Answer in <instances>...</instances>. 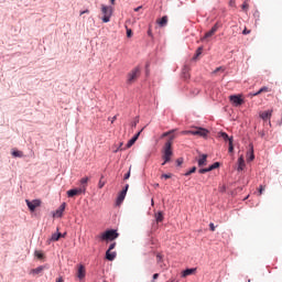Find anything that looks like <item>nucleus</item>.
<instances>
[{
    "instance_id": "f257e3e1",
    "label": "nucleus",
    "mask_w": 282,
    "mask_h": 282,
    "mask_svg": "<svg viewBox=\"0 0 282 282\" xmlns=\"http://www.w3.org/2000/svg\"><path fill=\"white\" fill-rule=\"evenodd\" d=\"M175 140V134H170L167 141L164 143L162 149V160L164 162L162 163V166L165 164H169L171 162V158H173V141Z\"/></svg>"
},
{
    "instance_id": "f03ea898",
    "label": "nucleus",
    "mask_w": 282,
    "mask_h": 282,
    "mask_svg": "<svg viewBox=\"0 0 282 282\" xmlns=\"http://www.w3.org/2000/svg\"><path fill=\"white\" fill-rule=\"evenodd\" d=\"M118 237H120V234L113 229H110L97 236V239H100V241H113L118 239Z\"/></svg>"
},
{
    "instance_id": "7ed1b4c3",
    "label": "nucleus",
    "mask_w": 282,
    "mask_h": 282,
    "mask_svg": "<svg viewBox=\"0 0 282 282\" xmlns=\"http://www.w3.org/2000/svg\"><path fill=\"white\" fill-rule=\"evenodd\" d=\"M101 14H104V23H109V21H111V15L113 14V9L111 7L101 4Z\"/></svg>"
},
{
    "instance_id": "20e7f679",
    "label": "nucleus",
    "mask_w": 282,
    "mask_h": 282,
    "mask_svg": "<svg viewBox=\"0 0 282 282\" xmlns=\"http://www.w3.org/2000/svg\"><path fill=\"white\" fill-rule=\"evenodd\" d=\"M138 78H140V68L135 67L132 70H130L128 74V79H127L128 85H133V83H135Z\"/></svg>"
},
{
    "instance_id": "39448f33",
    "label": "nucleus",
    "mask_w": 282,
    "mask_h": 282,
    "mask_svg": "<svg viewBox=\"0 0 282 282\" xmlns=\"http://www.w3.org/2000/svg\"><path fill=\"white\" fill-rule=\"evenodd\" d=\"M87 192V185L80 186L79 188L69 189L66 192L67 197H76V195H83Z\"/></svg>"
},
{
    "instance_id": "423d86ee",
    "label": "nucleus",
    "mask_w": 282,
    "mask_h": 282,
    "mask_svg": "<svg viewBox=\"0 0 282 282\" xmlns=\"http://www.w3.org/2000/svg\"><path fill=\"white\" fill-rule=\"evenodd\" d=\"M28 208L31 210V213H34L39 206H41V199H33L30 202V199L25 200Z\"/></svg>"
},
{
    "instance_id": "0eeeda50",
    "label": "nucleus",
    "mask_w": 282,
    "mask_h": 282,
    "mask_svg": "<svg viewBox=\"0 0 282 282\" xmlns=\"http://www.w3.org/2000/svg\"><path fill=\"white\" fill-rule=\"evenodd\" d=\"M229 100L235 107H240V105H243V99L241 98V95H231L229 97Z\"/></svg>"
},
{
    "instance_id": "6e6552de",
    "label": "nucleus",
    "mask_w": 282,
    "mask_h": 282,
    "mask_svg": "<svg viewBox=\"0 0 282 282\" xmlns=\"http://www.w3.org/2000/svg\"><path fill=\"white\" fill-rule=\"evenodd\" d=\"M209 131L204 128H195L192 130V135H199V138H206L208 135Z\"/></svg>"
},
{
    "instance_id": "1a4fd4ad",
    "label": "nucleus",
    "mask_w": 282,
    "mask_h": 282,
    "mask_svg": "<svg viewBox=\"0 0 282 282\" xmlns=\"http://www.w3.org/2000/svg\"><path fill=\"white\" fill-rule=\"evenodd\" d=\"M127 191H129V184L126 185V187L119 193L117 198V205L120 206L122 202H124V198L127 197Z\"/></svg>"
},
{
    "instance_id": "9d476101",
    "label": "nucleus",
    "mask_w": 282,
    "mask_h": 282,
    "mask_svg": "<svg viewBox=\"0 0 282 282\" xmlns=\"http://www.w3.org/2000/svg\"><path fill=\"white\" fill-rule=\"evenodd\" d=\"M156 263L161 268V270H169V267L166 265V263H164V258L161 253L156 254Z\"/></svg>"
},
{
    "instance_id": "9b49d317",
    "label": "nucleus",
    "mask_w": 282,
    "mask_h": 282,
    "mask_svg": "<svg viewBox=\"0 0 282 282\" xmlns=\"http://www.w3.org/2000/svg\"><path fill=\"white\" fill-rule=\"evenodd\" d=\"M217 30H219V23H216L210 31H208L207 33H205V36L203 39H210V36H214L215 33L217 32Z\"/></svg>"
},
{
    "instance_id": "f8f14e48",
    "label": "nucleus",
    "mask_w": 282,
    "mask_h": 282,
    "mask_svg": "<svg viewBox=\"0 0 282 282\" xmlns=\"http://www.w3.org/2000/svg\"><path fill=\"white\" fill-rule=\"evenodd\" d=\"M259 117L265 122L272 118V110L262 111L259 113Z\"/></svg>"
},
{
    "instance_id": "ddd939ff",
    "label": "nucleus",
    "mask_w": 282,
    "mask_h": 282,
    "mask_svg": "<svg viewBox=\"0 0 282 282\" xmlns=\"http://www.w3.org/2000/svg\"><path fill=\"white\" fill-rule=\"evenodd\" d=\"M86 275V271H85V265L79 264L78 265V271H77V278L83 280Z\"/></svg>"
},
{
    "instance_id": "4468645a",
    "label": "nucleus",
    "mask_w": 282,
    "mask_h": 282,
    "mask_svg": "<svg viewBox=\"0 0 282 282\" xmlns=\"http://www.w3.org/2000/svg\"><path fill=\"white\" fill-rule=\"evenodd\" d=\"M47 267L45 265H40L33 270H31L30 274L36 275V274H43V271L46 269Z\"/></svg>"
},
{
    "instance_id": "2eb2a0df",
    "label": "nucleus",
    "mask_w": 282,
    "mask_h": 282,
    "mask_svg": "<svg viewBox=\"0 0 282 282\" xmlns=\"http://www.w3.org/2000/svg\"><path fill=\"white\" fill-rule=\"evenodd\" d=\"M65 206H67V204L63 203L54 214V217H63V213H65Z\"/></svg>"
},
{
    "instance_id": "dca6fc26",
    "label": "nucleus",
    "mask_w": 282,
    "mask_h": 282,
    "mask_svg": "<svg viewBox=\"0 0 282 282\" xmlns=\"http://www.w3.org/2000/svg\"><path fill=\"white\" fill-rule=\"evenodd\" d=\"M195 272H197V269L196 268H193V269H186L182 272V276L184 279H186V276H191V274H195Z\"/></svg>"
},
{
    "instance_id": "f3484780",
    "label": "nucleus",
    "mask_w": 282,
    "mask_h": 282,
    "mask_svg": "<svg viewBox=\"0 0 282 282\" xmlns=\"http://www.w3.org/2000/svg\"><path fill=\"white\" fill-rule=\"evenodd\" d=\"M156 23L160 25V28H165L169 23V17H163L162 19L156 20Z\"/></svg>"
},
{
    "instance_id": "a211bd4d",
    "label": "nucleus",
    "mask_w": 282,
    "mask_h": 282,
    "mask_svg": "<svg viewBox=\"0 0 282 282\" xmlns=\"http://www.w3.org/2000/svg\"><path fill=\"white\" fill-rule=\"evenodd\" d=\"M208 160L207 154H202L200 159L198 160V166H206Z\"/></svg>"
},
{
    "instance_id": "6ab92c4d",
    "label": "nucleus",
    "mask_w": 282,
    "mask_h": 282,
    "mask_svg": "<svg viewBox=\"0 0 282 282\" xmlns=\"http://www.w3.org/2000/svg\"><path fill=\"white\" fill-rule=\"evenodd\" d=\"M246 169V161L243 160V156H240L238 159V171H243Z\"/></svg>"
},
{
    "instance_id": "aec40b11",
    "label": "nucleus",
    "mask_w": 282,
    "mask_h": 282,
    "mask_svg": "<svg viewBox=\"0 0 282 282\" xmlns=\"http://www.w3.org/2000/svg\"><path fill=\"white\" fill-rule=\"evenodd\" d=\"M155 221L156 224H162V221H164V213L158 212L155 214Z\"/></svg>"
},
{
    "instance_id": "412c9836",
    "label": "nucleus",
    "mask_w": 282,
    "mask_h": 282,
    "mask_svg": "<svg viewBox=\"0 0 282 282\" xmlns=\"http://www.w3.org/2000/svg\"><path fill=\"white\" fill-rule=\"evenodd\" d=\"M117 253L115 251H106V259L108 261H113L116 259Z\"/></svg>"
},
{
    "instance_id": "4be33fe9",
    "label": "nucleus",
    "mask_w": 282,
    "mask_h": 282,
    "mask_svg": "<svg viewBox=\"0 0 282 282\" xmlns=\"http://www.w3.org/2000/svg\"><path fill=\"white\" fill-rule=\"evenodd\" d=\"M219 135L225 142H228V144H230V140H232V137H228V133L226 132H220Z\"/></svg>"
},
{
    "instance_id": "5701e85b",
    "label": "nucleus",
    "mask_w": 282,
    "mask_h": 282,
    "mask_svg": "<svg viewBox=\"0 0 282 282\" xmlns=\"http://www.w3.org/2000/svg\"><path fill=\"white\" fill-rule=\"evenodd\" d=\"M268 91H270V88L264 86L256 93V96H260V94H268Z\"/></svg>"
},
{
    "instance_id": "b1692460",
    "label": "nucleus",
    "mask_w": 282,
    "mask_h": 282,
    "mask_svg": "<svg viewBox=\"0 0 282 282\" xmlns=\"http://www.w3.org/2000/svg\"><path fill=\"white\" fill-rule=\"evenodd\" d=\"M137 141H138V137H133L132 139H130L127 143V149H131V145L135 144Z\"/></svg>"
},
{
    "instance_id": "393cba45",
    "label": "nucleus",
    "mask_w": 282,
    "mask_h": 282,
    "mask_svg": "<svg viewBox=\"0 0 282 282\" xmlns=\"http://www.w3.org/2000/svg\"><path fill=\"white\" fill-rule=\"evenodd\" d=\"M61 237H63V234H61V232L53 234L51 237V241H58V239H61Z\"/></svg>"
},
{
    "instance_id": "a878e982",
    "label": "nucleus",
    "mask_w": 282,
    "mask_h": 282,
    "mask_svg": "<svg viewBox=\"0 0 282 282\" xmlns=\"http://www.w3.org/2000/svg\"><path fill=\"white\" fill-rule=\"evenodd\" d=\"M177 129L170 130L167 132H164L161 138H169V135H172V133L176 132Z\"/></svg>"
},
{
    "instance_id": "bb28decb",
    "label": "nucleus",
    "mask_w": 282,
    "mask_h": 282,
    "mask_svg": "<svg viewBox=\"0 0 282 282\" xmlns=\"http://www.w3.org/2000/svg\"><path fill=\"white\" fill-rule=\"evenodd\" d=\"M202 52H204V47L200 46V47L197 48L196 54L194 56V59H197L198 56H202Z\"/></svg>"
},
{
    "instance_id": "cd10ccee",
    "label": "nucleus",
    "mask_w": 282,
    "mask_h": 282,
    "mask_svg": "<svg viewBox=\"0 0 282 282\" xmlns=\"http://www.w3.org/2000/svg\"><path fill=\"white\" fill-rule=\"evenodd\" d=\"M12 155L13 158H23V153L21 151H13Z\"/></svg>"
},
{
    "instance_id": "c85d7f7f",
    "label": "nucleus",
    "mask_w": 282,
    "mask_h": 282,
    "mask_svg": "<svg viewBox=\"0 0 282 282\" xmlns=\"http://www.w3.org/2000/svg\"><path fill=\"white\" fill-rule=\"evenodd\" d=\"M215 169H219V162H216V163L212 164V165L208 167V171H215Z\"/></svg>"
},
{
    "instance_id": "c756f323",
    "label": "nucleus",
    "mask_w": 282,
    "mask_h": 282,
    "mask_svg": "<svg viewBox=\"0 0 282 282\" xmlns=\"http://www.w3.org/2000/svg\"><path fill=\"white\" fill-rule=\"evenodd\" d=\"M195 171H197V167L193 166L188 172L185 173V176L188 177V175H193V173H195Z\"/></svg>"
},
{
    "instance_id": "7c9ffc66",
    "label": "nucleus",
    "mask_w": 282,
    "mask_h": 282,
    "mask_svg": "<svg viewBox=\"0 0 282 282\" xmlns=\"http://www.w3.org/2000/svg\"><path fill=\"white\" fill-rule=\"evenodd\" d=\"M87 182H89V177L85 176L80 180L82 186H87Z\"/></svg>"
},
{
    "instance_id": "2f4dec72",
    "label": "nucleus",
    "mask_w": 282,
    "mask_h": 282,
    "mask_svg": "<svg viewBox=\"0 0 282 282\" xmlns=\"http://www.w3.org/2000/svg\"><path fill=\"white\" fill-rule=\"evenodd\" d=\"M181 135H193V130H184L181 132Z\"/></svg>"
},
{
    "instance_id": "473e14b6",
    "label": "nucleus",
    "mask_w": 282,
    "mask_h": 282,
    "mask_svg": "<svg viewBox=\"0 0 282 282\" xmlns=\"http://www.w3.org/2000/svg\"><path fill=\"white\" fill-rule=\"evenodd\" d=\"M250 8V4H248V2H243L241 6V9L243 10V12H247V10Z\"/></svg>"
},
{
    "instance_id": "72a5a7b5",
    "label": "nucleus",
    "mask_w": 282,
    "mask_h": 282,
    "mask_svg": "<svg viewBox=\"0 0 282 282\" xmlns=\"http://www.w3.org/2000/svg\"><path fill=\"white\" fill-rule=\"evenodd\" d=\"M232 139L229 140V153H232L235 151V145L232 144Z\"/></svg>"
},
{
    "instance_id": "f704fd0d",
    "label": "nucleus",
    "mask_w": 282,
    "mask_h": 282,
    "mask_svg": "<svg viewBox=\"0 0 282 282\" xmlns=\"http://www.w3.org/2000/svg\"><path fill=\"white\" fill-rule=\"evenodd\" d=\"M198 173H200V175H204V173H210V170H208V167H206V169H200V170L198 171Z\"/></svg>"
},
{
    "instance_id": "c9c22d12",
    "label": "nucleus",
    "mask_w": 282,
    "mask_h": 282,
    "mask_svg": "<svg viewBox=\"0 0 282 282\" xmlns=\"http://www.w3.org/2000/svg\"><path fill=\"white\" fill-rule=\"evenodd\" d=\"M102 177L99 180V183H98V188H104L105 187V181H102Z\"/></svg>"
},
{
    "instance_id": "e433bc0d",
    "label": "nucleus",
    "mask_w": 282,
    "mask_h": 282,
    "mask_svg": "<svg viewBox=\"0 0 282 282\" xmlns=\"http://www.w3.org/2000/svg\"><path fill=\"white\" fill-rule=\"evenodd\" d=\"M249 162H252V160H254V151L251 148V152H250V156H249Z\"/></svg>"
},
{
    "instance_id": "4c0bfd02",
    "label": "nucleus",
    "mask_w": 282,
    "mask_h": 282,
    "mask_svg": "<svg viewBox=\"0 0 282 282\" xmlns=\"http://www.w3.org/2000/svg\"><path fill=\"white\" fill-rule=\"evenodd\" d=\"M131 177V166L129 169V172L124 174L123 180H129Z\"/></svg>"
},
{
    "instance_id": "58836bf2",
    "label": "nucleus",
    "mask_w": 282,
    "mask_h": 282,
    "mask_svg": "<svg viewBox=\"0 0 282 282\" xmlns=\"http://www.w3.org/2000/svg\"><path fill=\"white\" fill-rule=\"evenodd\" d=\"M35 257L37 258V259H43V252H41V251H35Z\"/></svg>"
},
{
    "instance_id": "ea45409f",
    "label": "nucleus",
    "mask_w": 282,
    "mask_h": 282,
    "mask_svg": "<svg viewBox=\"0 0 282 282\" xmlns=\"http://www.w3.org/2000/svg\"><path fill=\"white\" fill-rule=\"evenodd\" d=\"M127 36L128 39H131V36H133V32L131 31V29H127Z\"/></svg>"
},
{
    "instance_id": "a19ab883",
    "label": "nucleus",
    "mask_w": 282,
    "mask_h": 282,
    "mask_svg": "<svg viewBox=\"0 0 282 282\" xmlns=\"http://www.w3.org/2000/svg\"><path fill=\"white\" fill-rule=\"evenodd\" d=\"M263 191H265V186L260 185L259 195H263Z\"/></svg>"
},
{
    "instance_id": "79ce46f5",
    "label": "nucleus",
    "mask_w": 282,
    "mask_h": 282,
    "mask_svg": "<svg viewBox=\"0 0 282 282\" xmlns=\"http://www.w3.org/2000/svg\"><path fill=\"white\" fill-rule=\"evenodd\" d=\"M229 6H230V8H236L237 4H236L235 0H230Z\"/></svg>"
},
{
    "instance_id": "37998d69",
    "label": "nucleus",
    "mask_w": 282,
    "mask_h": 282,
    "mask_svg": "<svg viewBox=\"0 0 282 282\" xmlns=\"http://www.w3.org/2000/svg\"><path fill=\"white\" fill-rule=\"evenodd\" d=\"M115 248H116V242H112V243L109 246L108 251H111V250H113Z\"/></svg>"
},
{
    "instance_id": "c03bdc74",
    "label": "nucleus",
    "mask_w": 282,
    "mask_h": 282,
    "mask_svg": "<svg viewBox=\"0 0 282 282\" xmlns=\"http://www.w3.org/2000/svg\"><path fill=\"white\" fill-rule=\"evenodd\" d=\"M250 32H251L250 30H248L247 28H245V30L242 31V34H243V35H248V34H250Z\"/></svg>"
},
{
    "instance_id": "a18cd8bd",
    "label": "nucleus",
    "mask_w": 282,
    "mask_h": 282,
    "mask_svg": "<svg viewBox=\"0 0 282 282\" xmlns=\"http://www.w3.org/2000/svg\"><path fill=\"white\" fill-rule=\"evenodd\" d=\"M159 278H160V274H159V273H154V274H153V280H152V282H155L156 279H159Z\"/></svg>"
},
{
    "instance_id": "49530a36",
    "label": "nucleus",
    "mask_w": 282,
    "mask_h": 282,
    "mask_svg": "<svg viewBox=\"0 0 282 282\" xmlns=\"http://www.w3.org/2000/svg\"><path fill=\"white\" fill-rule=\"evenodd\" d=\"M161 177H164V180H171V174H163Z\"/></svg>"
},
{
    "instance_id": "de8ad7c7",
    "label": "nucleus",
    "mask_w": 282,
    "mask_h": 282,
    "mask_svg": "<svg viewBox=\"0 0 282 282\" xmlns=\"http://www.w3.org/2000/svg\"><path fill=\"white\" fill-rule=\"evenodd\" d=\"M209 228H210L212 232H215V224L210 223Z\"/></svg>"
},
{
    "instance_id": "09e8293b",
    "label": "nucleus",
    "mask_w": 282,
    "mask_h": 282,
    "mask_svg": "<svg viewBox=\"0 0 282 282\" xmlns=\"http://www.w3.org/2000/svg\"><path fill=\"white\" fill-rule=\"evenodd\" d=\"M83 14H89V10L86 9V10H84V11H80V17H83Z\"/></svg>"
},
{
    "instance_id": "8fccbe9b",
    "label": "nucleus",
    "mask_w": 282,
    "mask_h": 282,
    "mask_svg": "<svg viewBox=\"0 0 282 282\" xmlns=\"http://www.w3.org/2000/svg\"><path fill=\"white\" fill-rule=\"evenodd\" d=\"M217 72H224V67L220 66V67L216 68L215 74H217Z\"/></svg>"
},
{
    "instance_id": "3c124183",
    "label": "nucleus",
    "mask_w": 282,
    "mask_h": 282,
    "mask_svg": "<svg viewBox=\"0 0 282 282\" xmlns=\"http://www.w3.org/2000/svg\"><path fill=\"white\" fill-rule=\"evenodd\" d=\"M248 96L249 98H254V96H259V95H257V93H250Z\"/></svg>"
},
{
    "instance_id": "603ef678",
    "label": "nucleus",
    "mask_w": 282,
    "mask_h": 282,
    "mask_svg": "<svg viewBox=\"0 0 282 282\" xmlns=\"http://www.w3.org/2000/svg\"><path fill=\"white\" fill-rule=\"evenodd\" d=\"M148 35L153 36V31L151 29L148 30Z\"/></svg>"
},
{
    "instance_id": "864d4df0",
    "label": "nucleus",
    "mask_w": 282,
    "mask_h": 282,
    "mask_svg": "<svg viewBox=\"0 0 282 282\" xmlns=\"http://www.w3.org/2000/svg\"><path fill=\"white\" fill-rule=\"evenodd\" d=\"M167 282H180V281H177V279H175V278H172Z\"/></svg>"
},
{
    "instance_id": "5fc2aeb1",
    "label": "nucleus",
    "mask_w": 282,
    "mask_h": 282,
    "mask_svg": "<svg viewBox=\"0 0 282 282\" xmlns=\"http://www.w3.org/2000/svg\"><path fill=\"white\" fill-rule=\"evenodd\" d=\"M118 120V116L112 117L111 123L116 122Z\"/></svg>"
},
{
    "instance_id": "6e6d98bb",
    "label": "nucleus",
    "mask_w": 282,
    "mask_h": 282,
    "mask_svg": "<svg viewBox=\"0 0 282 282\" xmlns=\"http://www.w3.org/2000/svg\"><path fill=\"white\" fill-rule=\"evenodd\" d=\"M140 10H142V7H138L134 9V12H140Z\"/></svg>"
},
{
    "instance_id": "4d7b16f0",
    "label": "nucleus",
    "mask_w": 282,
    "mask_h": 282,
    "mask_svg": "<svg viewBox=\"0 0 282 282\" xmlns=\"http://www.w3.org/2000/svg\"><path fill=\"white\" fill-rule=\"evenodd\" d=\"M111 6H116V0H110Z\"/></svg>"
},
{
    "instance_id": "13d9d810",
    "label": "nucleus",
    "mask_w": 282,
    "mask_h": 282,
    "mask_svg": "<svg viewBox=\"0 0 282 282\" xmlns=\"http://www.w3.org/2000/svg\"><path fill=\"white\" fill-rule=\"evenodd\" d=\"M56 282H64L63 278H58Z\"/></svg>"
},
{
    "instance_id": "bf43d9fd",
    "label": "nucleus",
    "mask_w": 282,
    "mask_h": 282,
    "mask_svg": "<svg viewBox=\"0 0 282 282\" xmlns=\"http://www.w3.org/2000/svg\"><path fill=\"white\" fill-rule=\"evenodd\" d=\"M134 138H137V140H138V138H140V132H138V133L134 135Z\"/></svg>"
},
{
    "instance_id": "052dcab7",
    "label": "nucleus",
    "mask_w": 282,
    "mask_h": 282,
    "mask_svg": "<svg viewBox=\"0 0 282 282\" xmlns=\"http://www.w3.org/2000/svg\"><path fill=\"white\" fill-rule=\"evenodd\" d=\"M66 235H67V232H64V234H62V236H61V237L65 238V237H66Z\"/></svg>"
},
{
    "instance_id": "680f3d73",
    "label": "nucleus",
    "mask_w": 282,
    "mask_h": 282,
    "mask_svg": "<svg viewBox=\"0 0 282 282\" xmlns=\"http://www.w3.org/2000/svg\"><path fill=\"white\" fill-rule=\"evenodd\" d=\"M178 165L182 164V161L177 160Z\"/></svg>"
},
{
    "instance_id": "e2e57ef3",
    "label": "nucleus",
    "mask_w": 282,
    "mask_h": 282,
    "mask_svg": "<svg viewBox=\"0 0 282 282\" xmlns=\"http://www.w3.org/2000/svg\"><path fill=\"white\" fill-rule=\"evenodd\" d=\"M119 150H120V149L115 150V153H118Z\"/></svg>"
},
{
    "instance_id": "0e129e2a",
    "label": "nucleus",
    "mask_w": 282,
    "mask_h": 282,
    "mask_svg": "<svg viewBox=\"0 0 282 282\" xmlns=\"http://www.w3.org/2000/svg\"><path fill=\"white\" fill-rule=\"evenodd\" d=\"M138 123L137 122H134V124H133V127H135Z\"/></svg>"
},
{
    "instance_id": "69168bd1",
    "label": "nucleus",
    "mask_w": 282,
    "mask_h": 282,
    "mask_svg": "<svg viewBox=\"0 0 282 282\" xmlns=\"http://www.w3.org/2000/svg\"><path fill=\"white\" fill-rule=\"evenodd\" d=\"M185 78H188V75H185Z\"/></svg>"
}]
</instances>
